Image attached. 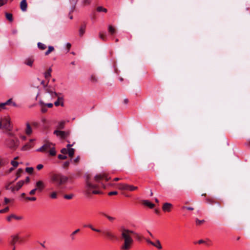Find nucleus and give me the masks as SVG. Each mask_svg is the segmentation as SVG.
Segmentation results:
<instances>
[{
    "label": "nucleus",
    "instance_id": "nucleus-1",
    "mask_svg": "<svg viewBox=\"0 0 250 250\" xmlns=\"http://www.w3.org/2000/svg\"><path fill=\"white\" fill-rule=\"evenodd\" d=\"M120 232V239L124 242L121 249L122 250H128L133 242L131 234L134 233V231L122 227Z\"/></svg>",
    "mask_w": 250,
    "mask_h": 250
},
{
    "label": "nucleus",
    "instance_id": "nucleus-2",
    "mask_svg": "<svg viewBox=\"0 0 250 250\" xmlns=\"http://www.w3.org/2000/svg\"><path fill=\"white\" fill-rule=\"evenodd\" d=\"M68 180L67 177L62 174H53L51 177V181L58 186L66 183Z\"/></svg>",
    "mask_w": 250,
    "mask_h": 250
},
{
    "label": "nucleus",
    "instance_id": "nucleus-3",
    "mask_svg": "<svg viewBox=\"0 0 250 250\" xmlns=\"http://www.w3.org/2000/svg\"><path fill=\"white\" fill-rule=\"evenodd\" d=\"M97 188V185L96 184H92L90 181H89V177L87 176L86 178L85 181V188L87 191V194L90 193L91 191L93 194H100L101 192L98 190H93V189L96 188Z\"/></svg>",
    "mask_w": 250,
    "mask_h": 250
},
{
    "label": "nucleus",
    "instance_id": "nucleus-4",
    "mask_svg": "<svg viewBox=\"0 0 250 250\" xmlns=\"http://www.w3.org/2000/svg\"><path fill=\"white\" fill-rule=\"evenodd\" d=\"M19 144L20 141L17 137L10 138L6 140V145L11 149L15 150Z\"/></svg>",
    "mask_w": 250,
    "mask_h": 250
},
{
    "label": "nucleus",
    "instance_id": "nucleus-5",
    "mask_svg": "<svg viewBox=\"0 0 250 250\" xmlns=\"http://www.w3.org/2000/svg\"><path fill=\"white\" fill-rule=\"evenodd\" d=\"M0 128L10 130L11 129L10 120L6 118L1 119L0 122Z\"/></svg>",
    "mask_w": 250,
    "mask_h": 250
},
{
    "label": "nucleus",
    "instance_id": "nucleus-6",
    "mask_svg": "<svg viewBox=\"0 0 250 250\" xmlns=\"http://www.w3.org/2000/svg\"><path fill=\"white\" fill-rule=\"evenodd\" d=\"M103 233L110 240L117 239L116 236L108 228H105L103 230Z\"/></svg>",
    "mask_w": 250,
    "mask_h": 250
},
{
    "label": "nucleus",
    "instance_id": "nucleus-7",
    "mask_svg": "<svg viewBox=\"0 0 250 250\" xmlns=\"http://www.w3.org/2000/svg\"><path fill=\"white\" fill-rule=\"evenodd\" d=\"M5 105H12L15 107L17 106V104L15 102L12 101V99H9L4 103H1L0 104V107L2 108H5Z\"/></svg>",
    "mask_w": 250,
    "mask_h": 250
},
{
    "label": "nucleus",
    "instance_id": "nucleus-8",
    "mask_svg": "<svg viewBox=\"0 0 250 250\" xmlns=\"http://www.w3.org/2000/svg\"><path fill=\"white\" fill-rule=\"evenodd\" d=\"M104 178L105 179L106 181H108L109 179L106 175L104 173L97 174L94 177V179L97 182H99L101 179Z\"/></svg>",
    "mask_w": 250,
    "mask_h": 250
},
{
    "label": "nucleus",
    "instance_id": "nucleus-9",
    "mask_svg": "<svg viewBox=\"0 0 250 250\" xmlns=\"http://www.w3.org/2000/svg\"><path fill=\"white\" fill-rule=\"evenodd\" d=\"M36 188H37V190L39 191H42L45 187V184L44 182L42 181H38L36 183Z\"/></svg>",
    "mask_w": 250,
    "mask_h": 250
},
{
    "label": "nucleus",
    "instance_id": "nucleus-10",
    "mask_svg": "<svg viewBox=\"0 0 250 250\" xmlns=\"http://www.w3.org/2000/svg\"><path fill=\"white\" fill-rule=\"evenodd\" d=\"M52 144L51 143H46L44 145H43L40 148L37 149V151H42L44 152L47 150L48 149L50 148L51 147V146Z\"/></svg>",
    "mask_w": 250,
    "mask_h": 250
},
{
    "label": "nucleus",
    "instance_id": "nucleus-11",
    "mask_svg": "<svg viewBox=\"0 0 250 250\" xmlns=\"http://www.w3.org/2000/svg\"><path fill=\"white\" fill-rule=\"evenodd\" d=\"M54 134L57 136H60L62 138H65L67 136V133L63 131L55 130Z\"/></svg>",
    "mask_w": 250,
    "mask_h": 250
},
{
    "label": "nucleus",
    "instance_id": "nucleus-12",
    "mask_svg": "<svg viewBox=\"0 0 250 250\" xmlns=\"http://www.w3.org/2000/svg\"><path fill=\"white\" fill-rule=\"evenodd\" d=\"M39 105L41 108V111L42 113H45L47 111V107L42 101L40 100L39 101Z\"/></svg>",
    "mask_w": 250,
    "mask_h": 250
},
{
    "label": "nucleus",
    "instance_id": "nucleus-13",
    "mask_svg": "<svg viewBox=\"0 0 250 250\" xmlns=\"http://www.w3.org/2000/svg\"><path fill=\"white\" fill-rule=\"evenodd\" d=\"M63 99L62 97H58L57 100L55 102L54 104L55 106H58L61 105L62 106H64Z\"/></svg>",
    "mask_w": 250,
    "mask_h": 250
},
{
    "label": "nucleus",
    "instance_id": "nucleus-14",
    "mask_svg": "<svg viewBox=\"0 0 250 250\" xmlns=\"http://www.w3.org/2000/svg\"><path fill=\"white\" fill-rule=\"evenodd\" d=\"M172 205L169 203H166L164 204L162 209L164 211H170V208L172 207Z\"/></svg>",
    "mask_w": 250,
    "mask_h": 250
},
{
    "label": "nucleus",
    "instance_id": "nucleus-15",
    "mask_svg": "<svg viewBox=\"0 0 250 250\" xmlns=\"http://www.w3.org/2000/svg\"><path fill=\"white\" fill-rule=\"evenodd\" d=\"M27 4L26 0H22L20 3L21 9L22 11H25L27 9Z\"/></svg>",
    "mask_w": 250,
    "mask_h": 250
},
{
    "label": "nucleus",
    "instance_id": "nucleus-16",
    "mask_svg": "<svg viewBox=\"0 0 250 250\" xmlns=\"http://www.w3.org/2000/svg\"><path fill=\"white\" fill-rule=\"evenodd\" d=\"M12 241L10 242L11 244L14 247L15 246V244L19 240V237L18 235H12L11 236Z\"/></svg>",
    "mask_w": 250,
    "mask_h": 250
},
{
    "label": "nucleus",
    "instance_id": "nucleus-17",
    "mask_svg": "<svg viewBox=\"0 0 250 250\" xmlns=\"http://www.w3.org/2000/svg\"><path fill=\"white\" fill-rule=\"evenodd\" d=\"M15 219L16 220H21L22 219L21 216H17L14 214H11L10 216H8L7 218V220L8 221H10L11 219Z\"/></svg>",
    "mask_w": 250,
    "mask_h": 250
},
{
    "label": "nucleus",
    "instance_id": "nucleus-18",
    "mask_svg": "<svg viewBox=\"0 0 250 250\" xmlns=\"http://www.w3.org/2000/svg\"><path fill=\"white\" fill-rule=\"evenodd\" d=\"M24 183V181H23V180L19 181L16 184V185L15 187L16 188V190L17 191L19 190L22 187Z\"/></svg>",
    "mask_w": 250,
    "mask_h": 250
},
{
    "label": "nucleus",
    "instance_id": "nucleus-19",
    "mask_svg": "<svg viewBox=\"0 0 250 250\" xmlns=\"http://www.w3.org/2000/svg\"><path fill=\"white\" fill-rule=\"evenodd\" d=\"M143 203L145 206H148L151 208H152L154 207V205L150 203L148 200H143Z\"/></svg>",
    "mask_w": 250,
    "mask_h": 250
},
{
    "label": "nucleus",
    "instance_id": "nucleus-20",
    "mask_svg": "<svg viewBox=\"0 0 250 250\" xmlns=\"http://www.w3.org/2000/svg\"><path fill=\"white\" fill-rule=\"evenodd\" d=\"M26 128L25 129V132L26 134L30 135L32 132V128L29 123H26Z\"/></svg>",
    "mask_w": 250,
    "mask_h": 250
},
{
    "label": "nucleus",
    "instance_id": "nucleus-21",
    "mask_svg": "<svg viewBox=\"0 0 250 250\" xmlns=\"http://www.w3.org/2000/svg\"><path fill=\"white\" fill-rule=\"evenodd\" d=\"M118 188L121 190H127L128 184H119Z\"/></svg>",
    "mask_w": 250,
    "mask_h": 250
},
{
    "label": "nucleus",
    "instance_id": "nucleus-22",
    "mask_svg": "<svg viewBox=\"0 0 250 250\" xmlns=\"http://www.w3.org/2000/svg\"><path fill=\"white\" fill-rule=\"evenodd\" d=\"M108 30L109 33L111 35H113L116 32L115 28L114 27H113L112 26L110 25H109L108 27Z\"/></svg>",
    "mask_w": 250,
    "mask_h": 250
},
{
    "label": "nucleus",
    "instance_id": "nucleus-23",
    "mask_svg": "<svg viewBox=\"0 0 250 250\" xmlns=\"http://www.w3.org/2000/svg\"><path fill=\"white\" fill-rule=\"evenodd\" d=\"M33 62H34V60L31 59H27L25 61L24 63L25 64H26L27 65L31 67L33 65Z\"/></svg>",
    "mask_w": 250,
    "mask_h": 250
},
{
    "label": "nucleus",
    "instance_id": "nucleus-24",
    "mask_svg": "<svg viewBox=\"0 0 250 250\" xmlns=\"http://www.w3.org/2000/svg\"><path fill=\"white\" fill-rule=\"evenodd\" d=\"M78 0H70L71 3L73 4V6H72V7L71 8V10H70V12H72L74 10V9L75 8V5H76Z\"/></svg>",
    "mask_w": 250,
    "mask_h": 250
},
{
    "label": "nucleus",
    "instance_id": "nucleus-25",
    "mask_svg": "<svg viewBox=\"0 0 250 250\" xmlns=\"http://www.w3.org/2000/svg\"><path fill=\"white\" fill-rule=\"evenodd\" d=\"M52 69L51 68H49L48 70L45 72L44 74V77L46 79H48L51 77V72Z\"/></svg>",
    "mask_w": 250,
    "mask_h": 250
},
{
    "label": "nucleus",
    "instance_id": "nucleus-26",
    "mask_svg": "<svg viewBox=\"0 0 250 250\" xmlns=\"http://www.w3.org/2000/svg\"><path fill=\"white\" fill-rule=\"evenodd\" d=\"M84 227H88V228L91 229L92 230L97 232H101V230L100 229L94 228L91 225H84Z\"/></svg>",
    "mask_w": 250,
    "mask_h": 250
},
{
    "label": "nucleus",
    "instance_id": "nucleus-27",
    "mask_svg": "<svg viewBox=\"0 0 250 250\" xmlns=\"http://www.w3.org/2000/svg\"><path fill=\"white\" fill-rule=\"evenodd\" d=\"M57 194H58L57 191H54L50 194V195H49L50 197L52 199H56L57 198Z\"/></svg>",
    "mask_w": 250,
    "mask_h": 250
},
{
    "label": "nucleus",
    "instance_id": "nucleus-28",
    "mask_svg": "<svg viewBox=\"0 0 250 250\" xmlns=\"http://www.w3.org/2000/svg\"><path fill=\"white\" fill-rule=\"evenodd\" d=\"M102 214L104 215V217H105L106 218H107L110 221H113L115 219V218L110 216L104 212H102Z\"/></svg>",
    "mask_w": 250,
    "mask_h": 250
},
{
    "label": "nucleus",
    "instance_id": "nucleus-29",
    "mask_svg": "<svg viewBox=\"0 0 250 250\" xmlns=\"http://www.w3.org/2000/svg\"><path fill=\"white\" fill-rule=\"evenodd\" d=\"M38 47L41 50H44L46 48V46L42 42L38 43Z\"/></svg>",
    "mask_w": 250,
    "mask_h": 250
},
{
    "label": "nucleus",
    "instance_id": "nucleus-30",
    "mask_svg": "<svg viewBox=\"0 0 250 250\" xmlns=\"http://www.w3.org/2000/svg\"><path fill=\"white\" fill-rule=\"evenodd\" d=\"M54 50V48L52 46H49L48 50L45 52V55H48L50 53Z\"/></svg>",
    "mask_w": 250,
    "mask_h": 250
},
{
    "label": "nucleus",
    "instance_id": "nucleus-31",
    "mask_svg": "<svg viewBox=\"0 0 250 250\" xmlns=\"http://www.w3.org/2000/svg\"><path fill=\"white\" fill-rule=\"evenodd\" d=\"M6 19L10 21H13V16L11 13H6L5 14Z\"/></svg>",
    "mask_w": 250,
    "mask_h": 250
},
{
    "label": "nucleus",
    "instance_id": "nucleus-32",
    "mask_svg": "<svg viewBox=\"0 0 250 250\" xmlns=\"http://www.w3.org/2000/svg\"><path fill=\"white\" fill-rule=\"evenodd\" d=\"M97 10L99 12H104L106 13L107 11V9L106 8H104L102 6H98L97 8Z\"/></svg>",
    "mask_w": 250,
    "mask_h": 250
},
{
    "label": "nucleus",
    "instance_id": "nucleus-33",
    "mask_svg": "<svg viewBox=\"0 0 250 250\" xmlns=\"http://www.w3.org/2000/svg\"><path fill=\"white\" fill-rule=\"evenodd\" d=\"M74 151L75 150L74 148H68L67 153H68L69 156L71 157L73 156Z\"/></svg>",
    "mask_w": 250,
    "mask_h": 250
},
{
    "label": "nucleus",
    "instance_id": "nucleus-34",
    "mask_svg": "<svg viewBox=\"0 0 250 250\" xmlns=\"http://www.w3.org/2000/svg\"><path fill=\"white\" fill-rule=\"evenodd\" d=\"M138 188L137 187H135L132 185H128L127 190L133 191Z\"/></svg>",
    "mask_w": 250,
    "mask_h": 250
},
{
    "label": "nucleus",
    "instance_id": "nucleus-35",
    "mask_svg": "<svg viewBox=\"0 0 250 250\" xmlns=\"http://www.w3.org/2000/svg\"><path fill=\"white\" fill-rule=\"evenodd\" d=\"M153 246L157 248L159 250H160L162 248V246L160 243V242L158 240H156V243H155V245H153Z\"/></svg>",
    "mask_w": 250,
    "mask_h": 250
},
{
    "label": "nucleus",
    "instance_id": "nucleus-36",
    "mask_svg": "<svg viewBox=\"0 0 250 250\" xmlns=\"http://www.w3.org/2000/svg\"><path fill=\"white\" fill-rule=\"evenodd\" d=\"M50 150H49V154L51 156H55L56 155V150L55 149V148L54 147H52V148H50Z\"/></svg>",
    "mask_w": 250,
    "mask_h": 250
},
{
    "label": "nucleus",
    "instance_id": "nucleus-37",
    "mask_svg": "<svg viewBox=\"0 0 250 250\" xmlns=\"http://www.w3.org/2000/svg\"><path fill=\"white\" fill-rule=\"evenodd\" d=\"M82 3L83 6L88 5L90 3V0H82Z\"/></svg>",
    "mask_w": 250,
    "mask_h": 250
},
{
    "label": "nucleus",
    "instance_id": "nucleus-38",
    "mask_svg": "<svg viewBox=\"0 0 250 250\" xmlns=\"http://www.w3.org/2000/svg\"><path fill=\"white\" fill-rule=\"evenodd\" d=\"M31 147V146L29 144H27L25 145L24 146H23L22 147L21 150L23 151H24V150H27V149H28L29 148H30Z\"/></svg>",
    "mask_w": 250,
    "mask_h": 250
},
{
    "label": "nucleus",
    "instance_id": "nucleus-39",
    "mask_svg": "<svg viewBox=\"0 0 250 250\" xmlns=\"http://www.w3.org/2000/svg\"><path fill=\"white\" fill-rule=\"evenodd\" d=\"M45 91H46V92L47 93L50 94H50H55V95H56V92L53 91L52 90H50L48 88H45Z\"/></svg>",
    "mask_w": 250,
    "mask_h": 250
},
{
    "label": "nucleus",
    "instance_id": "nucleus-40",
    "mask_svg": "<svg viewBox=\"0 0 250 250\" xmlns=\"http://www.w3.org/2000/svg\"><path fill=\"white\" fill-rule=\"evenodd\" d=\"M80 231V229H76L75 231H74V232H73L71 234V239L72 240H74V235H76V234L79 231Z\"/></svg>",
    "mask_w": 250,
    "mask_h": 250
},
{
    "label": "nucleus",
    "instance_id": "nucleus-41",
    "mask_svg": "<svg viewBox=\"0 0 250 250\" xmlns=\"http://www.w3.org/2000/svg\"><path fill=\"white\" fill-rule=\"evenodd\" d=\"M90 81L93 83H96L97 82V79L94 75H91L90 77Z\"/></svg>",
    "mask_w": 250,
    "mask_h": 250
},
{
    "label": "nucleus",
    "instance_id": "nucleus-42",
    "mask_svg": "<svg viewBox=\"0 0 250 250\" xmlns=\"http://www.w3.org/2000/svg\"><path fill=\"white\" fill-rule=\"evenodd\" d=\"M74 196V195L72 194H68V195H64V198L66 199H72Z\"/></svg>",
    "mask_w": 250,
    "mask_h": 250
},
{
    "label": "nucleus",
    "instance_id": "nucleus-43",
    "mask_svg": "<svg viewBox=\"0 0 250 250\" xmlns=\"http://www.w3.org/2000/svg\"><path fill=\"white\" fill-rule=\"evenodd\" d=\"M26 171L29 173H32L33 171V168L32 167H28L26 168Z\"/></svg>",
    "mask_w": 250,
    "mask_h": 250
},
{
    "label": "nucleus",
    "instance_id": "nucleus-44",
    "mask_svg": "<svg viewBox=\"0 0 250 250\" xmlns=\"http://www.w3.org/2000/svg\"><path fill=\"white\" fill-rule=\"evenodd\" d=\"M11 165L13 166L14 167H18L19 163L18 162L13 160L11 162Z\"/></svg>",
    "mask_w": 250,
    "mask_h": 250
},
{
    "label": "nucleus",
    "instance_id": "nucleus-45",
    "mask_svg": "<svg viewBox=\"0 0 250 250\" xmlns=\"http://www.w3.org/2000/svg\"><path fill=\"white\" fill-rule=\"evenodd\" d=\"M58 158L61 160H64L67 158V156L65 154H59L58 155Z\"/></svg>",
    "mask_w": 250,
    "mask_h": 250
},
{
    "label": "nucleus",
    "instance_id": "nucleus-46",
    "mask_svg": "<svg viewBox=\"0 0 250 250\" xmlns=\"http://www.w3.org/2000/svg\"><path fill=\"white\" fill-rule=\"evenodd\" d=\"M195 221H196V223L197 225H200L205 222L204 220H200L198 219V218H196Z\"/></svg>",
    "mask_w": 250,
    "mask_h": 250
},
{
    "label": "nucleus",
    "instance_id": "nucleus-47",
    "mask_svg": "<svg viewBox=\"0 0 250 250\" xmlns=\"http://www.w3.org/2000/svg\"><path fill=\"white\" fill-rule=\"evenodd\" d=\"M61 153H62L63 154H66L67 153V152H68V149L65 148H63L61 149Z\"/></svg>",
    "mask_w": 250,
    "mask_h": 250
},
{
    "label": "nucleus",
    "instance_id": "nucleus-48",
    "mask_svg": "<svg viewBox=\"0 0 250 250\" xmlns=\"http://www.w3.org/2000/svg\"><path fill=\"white\" fill-rule=\"evenodd\" d=\"M84 32V27H81L79 30V34L81 36H82Z\"/></svg>",
    "mask_w": 250,
    "mask_h": 250
},
{
    "label": "nucleus",
    "instance_id": "nucleus-49",
    "mask_svg": "<svg viewBox=\"0 0 250 250\" xmlns=\"http://www.w3.org/2000/svg\"><path fill=\"white\" fill-rule=\"evenodd\" d=\"M8 209H9V208L8 207H7L5 208H4L0 210V213H2L4 212H5L7 211L8 210Z\"/></svg>",
    "mask_w": 250,
    "mask_h": 250
},
{
    "label": "nucleus",
    "instance_id": "nucleus-50",
    "mask_svg": "<svg viewBox=\"0 0 250 250\" xmlns=\"http://www.w3.org/2000/svg\"><path fill=\"white\" fill-rule=\"evenodd\" d=\"M64 122H63V121L60 122L59 124V127L60 128H63L64 127Z\"/></svg>",
    "mask_w": 250,
    "mask_h": 250
},
{
    "label": "nucleus",
    "instance_id": "nucleus-51",
    "mask_svg": "<svg viewBox=\"0 0 250 250\" xmlns=\"http://www.w3.org/2000/svg\"><path fill=\"white\" fill-rule=\"evenodd\" d=\"M26 199H27L28 200H30V201H34L36 200V198L35 197H26Z\"/></svg>",
    "mask_w": 250,
    "mask_h": 250
},
{
    "label": "nucleus",
    "instance_id": "nucleus-52",
    "mask_svg": "<svg viewBox=\"0 0 250 250\" xmlns=\"http://www.w3.org/2000/svg\"><path fill=\"white\" fill-rule=\"evenodd\" d=\"M37 190V188H34L32 190H31L30 192H29V194L30 195H34L36 193V191Z\"/></svg>",
    "mask_w": 250,
    "mask_h": 250
},
{
    "label": "nucleus",
    "instance_id": "nucleus-53",
    "mask_svg": "<svg viewBox=\"0 0 250 250\" xmlns=\"http://www.w3.org/2000/svg\"><path fill=\"white\" fill-rule=\"evenodd\" d=\"M99 37H100V38L101 39H102L103 41H105L106 40V38L104 37V35H103L102 34H101V33L99 34Z\"/></svg>",
    "mask_w": 250,
    "mask_h": 250
},
{
    "label": "nucleus",
    "instance_id": "nucleus-54",
    "mask_svg": "<svg viewBox=\"0 0 250 250\" xmlns=\"http://www.w3.org/2000/svg\"><path fill=\"white\" fill-rule=\"evenodd\" d=\"M7 2V0H0V6L5 4Z\"/></svg>",
    "mask_w": 250,
    "mask_h": 250
},
{
    "label": "nucleus",
    "instance_id": "nucleus-55",
    "mask_svg": "<svg viewBox=\"0 0 250 250\" xmlns=\"http://www.w3.org/2000/svg\"><path fill=\"white\" fill-rule=\"evenodd\" d=\"M146 242H147L148 243H149V244H150L152 245V246H153V245H155V243H154V242H152L151 241H150V240L149 239H146Z\"/></svg>",
    "mask_w": 250,
    "mask_h": 250
},
{
    "label": "nucleus",
    "instance_id": "nucleus-56",
    "mask_svg": "<svg viewBox=\"0 0 250 250\" xmlns=\"http://www.w3.org/2000/svg\"><path fill=\"white\" fill-rule=\"evenodd\" d=\"M43 165L42 164H39L37 166V168L38 170H40L43 167Z\"/></svg>",
    "mask_w": 250,
    "mask_h": 250
},
{
    "label": "nucleus",
    "instance_id": "nucleus-57",
    "mask_svg": "<svg viewBox=\"0 0 250 250\" xmlns=\"http://www.w3.org/2000/svg\"><path fill=\"white\" fill-rule=\"evenodd\" d=\"M118 193L117 191H113L110 192L108 194L109 195H116Z\"/></svg>",
    "mask_w": 250,
    "mask_h": 250
},
{
    "label": "nucleus",
    "instance_id": "nucleus-58",
    "mask_svg": "<svg viewBox=\"0 0 250 250\" xmlns=\"http://www.w3.org/2000/svg\"><path fill=\"white\" fill-rule=\"evenodd\" d=\"M45 105L47 106V107L48 108H51L53 106V104L52 103L45 104Z\"/></svg>",
    "mask_w": 250,
    "mask_h": 250
},
{
    "label": "nucleus",
    "instance_id": "nucleus-59",
    "mask_svg": "<svg viewBox=\"0 0 250 250\" xmlns=\"http://www.w3.org/2000/svg\"><path fill=\"white\" fill-rule=\"evenodd\" d=\"M13 183V182H10L9 183V184H8L6 186H5V188L6 189L8 190V189H10V185L11 184H12V183Z\"/></svg>",
    "mask_w": 250,
    "mask_h": 250
},
{
    "label": "nucleus",
    "instance_id": "nucleus-60",
    "mask_svg": "<svg viewBox=\"0 0 250 250\" xmlns=\"http://www.w3.org/2000/svg\"><path fill=\"white\" fill-rule=\"evenodd\" d=\"M70 162L69 161H66L63 163V166L64 167H66L69 166Z\"/></svg>",
    "mask_w": 250,
    "mask_h": 250
},
{
    "label": "nucleus",
    "instance_id": "nucleus-61",
    "mask_svg": "<svg viewBox=\"0 0 250 250\" xmlns=\"http://www.w3.org/2000/svg\"><path fill=\"white\" fill-rule=\"evenodd\" d=\"M12 192H14L16 190V188L15 187H10V189Z\"/></svg>",
    "mask_w": 250,
    "mask_h": 250
},
{
    "label": "nucleus",
    "instance_id": "nucleus-62",
    "mask_svg": "<svg viewBox=\"0 0 250 250\" xmlns=\"http://www.w3.org/2000/svg\"><path fill=\"white\" fill-rule=\"evenodd\" d=\"M183 208H187V209H188V210H193V208H192V207H186L184 206V207H183Z\"/></svg>",
    "mask_w": 250,
    "mask_h": 250
},
{
    "label": "nucleus",
    "instance_id": "nucleus-63",
    "mask_svg": "<svg viewBox=\"0 0 250 250\" xmlns=\"http://www.w3.org/2000/svg\"><path fill=\"white\" fill-rule=\"evenodd\" d=\"M7 135L11 137V138H14L15 137L14 136V134L12 133H11V132H8L7 133Z\"/></svg>",
    "mask_w": 250,
    "mask_h": 250
},
{
    "label": "nucleus",
    "instance_id": "nucleus-64",
    "mask_svg": "<svg viewBox=\"0 0 250 250\" xmlns=\"http://www.w3.org/2000/svg\"><path fill=\"white\" fill-rule=\"evenodd\" d=\"M10 200L7 198H4V202L5 204H7L9 202Z\"/></svg>",
    "mask_w": 250,
    "mask_h": 250
}]
</instances>
